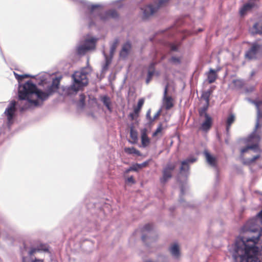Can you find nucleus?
<instances>
[{"instance_id": "53", "label": "nucleus", "mask_w": 262, "mask_h": 262, "mask_svg": "<svg viewBox=\"0 0 262 262\" xmlns=\"http://www.w3.org/2000/svg\"><path fill=\"white\" fill-rule=\"evenodd\" d=\"M146 116L147 119H149L150 120V122H151V119H152V118L150 117V110H149L147 112Z\"/></svg>"}, {"instance_id": "50", "label": "nucleus", "mask_w": 262, "mask_h": 262, "mask_svg": "<svg viewBox=\"0 0 262 262\" xmlns=\"http://www.w3.org/2000/svg\"><path fill=\"white\" fill-rule=\"evenodd\" d=\"M128 116L130 118L131 120H134L136 117H137L135 114L134 112L133 113H130Z\"/></svg>"}, {"instance_id": "57", "label": "nucleus", "mask_w": 262, "mask_h": 262, "mask_svg": "<svg viewBox=\"0 0 262 262\" xmlns=\"http://www.w3.org/2000/svg\"><path fill=\"white\" fill-rule=\"evenodd\" d=\"M132 166H130L129 168L125 170V172H126V173H127V172H129L130 171H133V170H132Z\"/></svg>"}, {"instance_id": "42", "label": "nucleus", "mask_w": 262, "mask_h": 262, "mask_svg": "<svg viewBox=\"0 0 262 262\" xmlns=\"http://www.w3.org/2000/svg\"><path fill=\"white\" fill-rule=\"evenodd\" d=\"M248 148H249V149L253 150L255 152H259L260 151V149L257 144H253L251 145H248Z\"/></svg>"}, {"instance_id": "5", "label": "nucleus", "mask_w": 262, "mask_h": 262, "mask_svg": "<svg viewBox=\"0 0 262 262\" xmlns=\"http://www.w3.org/2000/svg\"><path fill=\"white\" fill-rule=\"evenodd\" d=\"M73 82L71 85V89L74 92H77L81 88L86 85L88 83V79L84 74L81 72L76 71L72 75Z\"/></svg>"}, {"instance_id": "58", "label": "nucleus", "mask_w": 262, "mask_h": 262, "mask_svg": "<svg viewBox=\"0 0 262 262\" xmlns=\"http://www.w3.org/2000/svg\"><path fill=\"white\" fill-rule=\"evenodd\" d=\"M132 166H130L129 168L125 170V172H126V173H127V172H129L130 171H133V170H132Z\"/></svg>"}, {"instance_id": "62", "label": "nucleus", "mask_w": 262, "mask_h": 262, "mask_svg": "<svg viewBox=\"0 0 262 262\" xmlns=\"http://www.w3.org/2000/svg\"><path fill=\"white\" fill-rule=\"evenodd\" d=\"M151 241H156V239L155 238H152L150 239Z\"/></svg>"}, {"instance_id": "8", "label": "nucleus", "mask_w": 262, "mask_h": 262, "mask_svg": "<svg viewBox=\"0 0 262 262\" xmlns=\"http://www.w3.org/2000/svg\"><path fill=\"white\" fill-rule=\"evenodd\" d=\"M260 49V46L257 43H252L251 48L246 52V58L252 60L256 58V55Z\"/></svg>"}, {"instance_id": "16", "label": "nucleus", "mask_w": 262, "mask_h": 262, "mask_svg": "<svg viewBox=\"0 0 262 262\" xmlns=\"http://www.w3.org/2000/svg\"><path fill=\"white\" fill-rule=\"evenodd\" d=\"M97 40L98 38L95 37H92L90 39H86L85 40L83 45L85 46L88 51L93 50L96 47V43Z\"/></svg>"}, {"instance_id": "14", "label": "nucleus", "mask_w": 262, "mask_h": 262, "mask_svg": "<svg viewBox=\"0 0 262 262\" xmlns=\"http://www.w3.org/2000/svg\"><path fill=\"white\" fill-rule=\"evenodd\" d=\"M41 251L48 252V247L46 246L40 245L37 248H31L28 251L29 256L27 257L32 258L31 257L34 255V254H35L37 252H40Z\"/></svg>"}, {"instance_id": "12", "label": "nucleus", "mask_w": 262, "mask_h": 262, "mask_svg": "<svg viewBox=\"0 0 262 262\" xmlns=\"http://www.w3.org/2000/svg\"><path fill=\"white\" fill-rule=\"evenodd\" d=\"M257 5L255 2H248L244 4L239 9V12L241 16H244L246 13L252 10L253 8L256 7Z\"/></svg>"}, {"instance_id": "59", "label": "nucleus", "mask_w": 262, "mask_h": 262, "mask_svg": "<svg viewBox=\"0 0 262 262\" xmlns=\"http://www.w3.org/2000/svg\"><path fill=\"white\" fill-rule=\"evenodd\" d=\"M154 63H151L149 66V69H154Z\"/></svg>"}, {"instance_id": "24", "label": "nucleus", "mask_w": 262, "mask_h": 262, "mask_svg": "<svg viewBox=\"0 0 262 262\" xmlns=\"http://www.w3.org/2000/svg\"><path fill=\"white\" fill-rule=\"evenodd\" d=\"M212 93V91L210 90H208L206 91H203L201 95V98L205 101V103L209 104L210 97Z\"/></svg>"}, {"instance_id": "25", "label": "nucleus", "mask_w": 262, "mask_h": 262, "mask_svg": "<svg viewBox=\"0 0 262 262\" xmlns=\"http://www.w3.org/2000/svg\"><path fill=\"white\" fill-rule=\"evenodd\" d=\"M251 33L253 34H262V25L260 26L258 23H255L252 29Z\"/></svg>"}, {"instance_id": "27", "label": "nucleus", "mask_w": 262, "mask_h": 262, "mask_svg": "<svg viewBox=\"0 0 262 262\" xmlns=\"http://www.w3.org/2000/svg\"><path fill=\"white\" fill-rule=\"evenodd\" d=\"M14 73L15 78L18 80V82L19 83V86H18V89L19 88V85H20V86H21L20 88H22V86H23V85L24 84H23L21 85V84H20V81L24 78H28V77H32V78H34V76H33V75H29V74L19 75V74H17L15 73V72Z\"/></svg>"}, {"instance_id": "34", "label": "nucleus", "mask_w": 262, "mask_h": 262, "mask_svg": "<svg viewBox=\"0 0 262 262\" xmlns=\"http://www.w3.org/2000/svg\"><path fill=\"white\" fill-rule=\"evenodd\" d=\"M22 262H43V261L42 259H40L36 258L33 259L30 257L23 256Z\"/></svg>"}, {"instance_id": "2", "label": "nucleus", "mask_w": 262, "mask_h": 262, "mask_svg": "<svg viewBox=\"0 0 262 262\" xmlns=\"http://www.w3.org/2000/svg\"><path fill=\"white\" fill-rule=\"evenodd\" d=\"M18 90V98L20 100H26L25 104L20 108L21 112L34 107L40 106L42 103H40L38 100L33 99L35 96L42 102L48 99L50 96L47 90L45 92L39 89L37 85L32 83L31 80H28Z\"/></svg>"}, {"instance_id": "11", "label": "nucleus", "mask_w": 262, "mask_h": 262, "mask_svg": "<svg viewBox=\"0 0 262 262\" xmlns=\"http://www.w3.org/2000/svg\"><path fill=\"white\" fill-rule=\"evenodd\" d=\"M132 49V43L130 41H126L122 47V49L119 53L120 56L122 58H126Z\"/></svg>"}, {"instance_id": "4", "label": "nucleus", "mask_w": 262, "mask_h": 262, "mask_svg": "<svg viewBox=\"0 0 262 262\" xmlns=\"http://www.w3.org/2000/svg\"><path fill=\"white\" fill-rule=\"evenodd\" d=\"M169 0H159L154 4H150L144 6L142 9V19L146 20L152 16L161 7Z\"/></svg>"}, {"instance_id": "1", "label": "nucleus", "mask_w": 262, "mask_h": 262, "mask_svg": "<svg viewBox=\"0 0 262 262\" xmlns=\"http://www.w3.org/2000/svg\"><path fill=\"white\" fill-rule=\"evenodd\" d=\"M262 210L248 220L241 228V235L229 248L233 262H261L258 257L256 246L261 234Z\"/></svg>"}, {"instance_id": "37", "label": "nucleus", "mask_w": 262, "mask_h": 262, "mask_svg": "<svg viewBox=\"0 0 262 262\" xmlns=\"http://www.w3.org/2000/svg\"><path fill=\"white\" fill-rule=\"evenodd\" d=\"M186 190L185 186L184 184H182L180 187V198H179V202L180 203H182L184 202L183 196L185 194Z\"/></svg>"}, {"instance_id": "29", "label": "nucleus", "mask_w": 262, "mask_h": 262, "mask_svg": "<svg viewBox=\"0 0 262 262\" xmlns=\"http://www.w3.org/2000/svg\"><path fill=\"white\" fill-rule=\"evenodd\" d=\"M163 34L164 36H167L169 37L172 35V33L171 32H169V29L167 30H161L158 32H157L155 34V36L153 38H150L151 41H154L155 39V38L156 37V36H158L159 34Z\"/></svg>"}, {"instance_id": "61", "label": "nucleus", "mask_w": 262, "mask_h": 262, "mask_svg": "<svg viewBox=\"0 0 262 262\" xmlns=\"http://www.w3.org/2000/svg\"><path fill=\"white\" fill-rule=\"evenodd\" d=\"M198 31H199V32H202V31H203V29H201V28H200V29H198Z\"/></svg>"}, {"instance_id": "13", "label": "nucleus", "mask_w": 262, "mask_h": 262, "mask_svg": "<svg viewBox=\"0 0 262 262\" xmlns=\"http://www.w3.org/2000/svg\"><path fill=\"white\" fill-rule=\"evenodd\" d=\"M100 100L106 107L109 112L112 113L113 107L112 106V101L110 97L107 95H102L100 96Z\"/></svg>"}, {"instance_id": "45", "label": "nucleus", "mask_w": 262, "mask_h": 262, "mask_svg": "<svg viewBox=\"0 0 262 262\" xmlns=\"http://www.w3.org/2000/svg\"><path fill=\"white\" fill-rule=\"evenodd\" d=\"M90 69L88 68H84L82 69L79 72H81V74H84V76L87 77L88 74L90 72Z\"/></svg>"}, {"instance_id": "26", "label": "nucleus", "mask_w": 262, "mask_h": 262, "mask_svg": "<svg viewBox=\"0 0 262 262\" xmlns=\"http://www.w3.org/2000/svg\"><path fill=\"white\" fill-rule=\"evenodd\" d=\"M144 100L143 98L140 99L138 101L137 106L134 108L135 114L137 117L139 116V112L144 104Z\"/></svg>"}, {"instance_id": "20", "label": "nucleus", "mask_w": 262, "mask_h": 262, "mask_svg": "<svg viewBox=\"0 0 262 262\" xmlns=\"http://www.w3.org/2000/svg\"><path fill=\"white\" fill-rule=\"evenodd\" d=\"M217 78L216 71L214 69H210L208 73L207 78L208 83L211 84L213 83Z\"/></svg>"}, {"instance_id": "32", "label": "nucleus", "mask_w": 262, "mask_h": 262, "mask_svg": "<svg viewBox=\"0 0 262 262\" xmlns=\"http://www.w3.org/2000/svg\"><path fill=\"white\" fill-rule=\"evenodd\" d=\"M124 151L125 152L128 154H135L137 155H140V151L136 149L135 147H127L125 148Z\"/></svg>"}, {"instance_id": "46", "label": "nucleus", "mask_w": 262, "mask_h": 262, "mask_svg": "<svg viewBox=\"0 0 262 262\" xmlns=\"http://www.w3.org/2000/svg\"><path fill=\"white\" fill-rule=\"evenodd\" d=\"M132 170L134 171H137L139 169H141L139 164L137 163L132 165Z\"/></svg>"}, {"instance_id": "10", "label": "nucleus", "mask_w": 262, "mask_h": 262, "mask_svg": "<svg viewBox=\"0 0 262 262\" xmlns=\"http://www.w3.org/2000/svg\"><path fill=\"white\" fill-rule=\"evenodd\" d=\"M60 79V77H56L53 79L52 83L47 87L46 90L50 95H52L58 89Z\"/></svg>"}, {"instance_id": "31", "label": "nucleus", "mask_w": 262, "mask_h": 262, "mask_svg": "<svg viewBox=\"0 0 262 262\" xmlns=\"http://www.w3.org/2000/svg\"><path fill=\"white\" fill-rule=\"evenodd\" d=\"M130 137L133 140L134 143L138 140V133L134 129L133 126H131L130 127Z\"/></svg>"}, {"instance_id": "43", "label": "nucleus", "mask_w": 262, "mask_h": 262, "mask_svg": "<svg viewBox=\"0 0 262 262\" xmlns=\"http://www.w3.org/2000/svg\"><path fill=\"white\" fill-rule=\"evenodd\" d=\"M154 70H149L148 71L147 77L146 79V83L147 84H148L149 82V81L151 80L152 77L154 75Z\"/></svg>"}, {"instance_id": "39", "label": "nucleus", "mask_w": 262, "mask_h": 262, "mask_svg": "<svg viewBox=\"0 0 262 262\" xmlns=\"http://www.w3.org/2000/svg\"><path fill=\"white\" fill-rule=\"evenodd\" d=\"M168 47L171 52H176L179 50V45H176L172 43H168Z\"/></svg>"}, {"instance_id": "30", "label": "nucleus", "mask_w": 262, "mask_h": 262, "mask_svg": "<svg viewBox=\"0 0 262 262\" xmlns=\"http://www.w3.org/2000/svg\"><path fill=\"white\" fill-rule=\"evenodd\" d=\"M87 51H88V50L83 44L77 47L76 52L78 55H83Z\"/></svg>"}, {"instance_id": "28", "label": "nucleus", "mask_w": 262, "mask_h": 262, "mask_svg": "<svg viewBox=\"0 0 262 262\" xmlns=\"http://www.w3.org/2000/svg\"><path fill=\"white\" fill-rule=\"evenodd\" d=\"M119 39L116 38L114 40L113 42L111 45L110 56L113 57L114 54L116 51L117 46L119 43Z\"/></svg>"}, {"instance_id": "48", "label": "nucleus", "mask_w": 262, "mask_h": 262, "mask_svg": "<svg viewBox=\"0 0 262 262\" xmlns=\"http://www.w3.org/2000/svg\"><path fill=\"white\" fill-rule=\"evenodd\" d=\"M253 163V161L252 160L251 158H247L245 161L244 162V163L246 165H250Z\"/></svg>"}, {"instance_id": "3", "label": "nucleus", "mask_w": 262, "mask_h": 262, "mask_svg": "<svg viewBox=\"0 0 262 262\" xmlns=\"http://www.w3.org/2000/svg\"><path fill=\"white\" fill-rule=\"evenodd\" d=\"M16 111V102L12 100L6 108L4 114L7 117V121L0 119V123H2V127H0V134H5L6 130L9 131L10 127L14 122V117Z\"/></svg>"}, {"instance_id": "51", "label": "nucleus", "mask_w": 262, "mask_h": 262, "mask_svg": "<svg viewBox=\"0 0 262 262\" xmlns=\"http://www.w3.org/2000/svg\"><path fill=\"white\" fill-rule=\"evenodd\" d=\"M127 181L133 184L135 183V181L133 176H130L127 179Z\"/></svg>"}, {"instance_id": "44", "label": "nucleus", "mask_w": 262, "mask_h": 262, "mask_svg": "<svg viewBox=\"0 0 262 262\" xmlns=\"http://www.w3.org/2000/svg\"><path fill=\"white\" fill-rule=\"evenodd\" d=\"M170 61L174 64H180L181 63V59L180 57L172 56Z\"/></svg>"}, {"instance_id": "33", "label": "nucleus", "mask_w": 262, "mask_h": 262, "mask_svg": "<svg viewBox=\"0 0 262 262\" xmlns=\"http://www.w3.org/2000/svg\"><path fill=\"white\" fill-rule=\"evenodd\" d=\"M209 104H206L205 103L202 107H201L199 110V115L201 117L204 116L205 117V114H208L206 113V111H207L208 107H209Z\"/></svg>"}, {"instance_id": "41", "label": "nucleus", "mask_w": 262, "mask_h": 262, "mask_svg": "<svg viewBox=\"0 0 262 262\" xmlns=\"http://www.w3.org/2000/svg\"><path fill=\"white\" fill-rule=\"evenodd\" d=\"M153 228V225L151 224H145L143 228L142 231H146L147 232H150L152 231Z\"/></svg>"}, {"instance_id": "40", "label": "nucleus", "mask_w": 262, "mask_h": 262, "mask_svg": "<svg viewBox=\"0 0 262 262\" xmlns=\"http://www.w3.org/2000/svg\"><path fill=\"white\" fill-rule=\"evenodd\" d=\"M163 129V124L160 123L156 130L152 133V137L157 136L159 133H161Z\"/></svg>"}, {"instance_id": "21", "label": "nucleus", "mask_w": 262, "mask_h": 262, "mask_svg": "<svg viewBox=\"0 0 262 262\" xmlns=\"http://www.w3.org/2000/svg\"><path fill=\"white\" fill-rule=\"evenodd\" d=\"M170 253L174 258H178L180 256V249L177 244L173 245L169 249Z\"/></svg>"}, {"instance_id": "23", "label": "nucleus", "mask_w": 262, "mask_h": 262, "mask_svg": "<svg viewBox=\"0 0 262 262\" xmlns=\"http://www.w3.org/2000/svg\"><path fill=\"white\" fill-rule=\"evenodd\" d=\"M250 101L255 105L257 108L258 117H262V101L254 100H250Z\"/></svg>"}, {"instance_id": "36", "label": "nucleus", "mask_w": 262, "mask_h": 262, "mask_svg": "<svg viewBox=\"0 0 262 262\" xmlns=\"http://www.w3.org/2000/svg\"><path fill=\"white\" fill-rule=\"evenodd\" d=\"M85 96L83 94H81L79 95V100L78 102V106L81 108H83L85 105Z\"/></svg>"}, {"instance_id": "35", "label": "nucleus", "mask_w": 262, "mask_h": 262, "mask_svg": "<svg viewBox=\"0 0 262 262\" xmlns=\"http://www.w3.org/2000/svg\"><path fill=\"white\" fill-rule=\"evenodd\" d=\"M232 83L235 88L237 89H241L243 86V81L241 79H234L232 80Z\"/></svg>"}, {"instance_id": "22", "label": "nucleus", "mask_w": 262, "mask_h": 262, "mask_svg": "<svg viewBox=\"0 0 262 262\" xmlns=\"http://www.w3.org/2000/svg\"><path fill=\"white\" fill-rule=\"evenodd\" d=\"M235 121V116L233 114H231L229 115V116L227 118V121H226V131L227 134L229 133V130L230 128V126L231 124L234 122Z\"/></svg>"}, {"instance_id": "52", "label": "nucleus", "mask_w": 262, "mask_h": 262, "mask_svg": "<svg viewBox=\"0 0 262 262\" xmlns=\"http://www.w3.org/2000/svg\"><path fill=\"white\" fill-rule=\"evenodd\" d=\"M148 164V161H145V162H143L142 163L139 164L140 168L141 169L142 168L146 166Z\"/></svg>"}, {"instance_id": "55", "label": "nucleus", "mask_w": 262, "mask_h": 262, "mask_svg": "<svg viewBox=\"0 0 262 262\" xmlns=\"http://www.w3.org/2000/svg\"><path fill=\"white\" fill-rule=\"evenodd\" d=\"M260 155H256L254 157H253L252 158H251L252 159V160L253 161V162H254L256 160H257L258 159H259L260 158Z\"/></svg>"}, {"instance_id": "9", "label": "nucleus", "mask_w": 262, "mask_h": 262, "mask_svg": "<svg viewBox=\"0 0 262 262\" xmlns=\"http://www.w3.org/2000/svg\"><path fill=\"white\" fill-rule=\"evenodd\" d=\"M168 89V84H166L164 88V94H163V103L165 105V109L166 110H170L173 107V104L172 103V99L171 96H167V92Z\"/></svg>"}, {"instance_id": "56", "label": "nucleus", "mask_w": 262, "mask_h": 262, "mask_svg": "<svg viewBox=\"0 0 262 262\" xmlns=\"http://www.w3.org/2000/svg\"><path fill=\"white\" fill-rule=\"evenodd\" d=\"M259 125V120H258V118L257 119V121H256V124H255V129L254 130V132H255L257 129V128L258 127Z\"/></svg>"}, {"instance_id": "18", "label": "nucleus", "mask_w": 262, "mask_h": 262, "mask_svg": "<svg viewBox=\"0 0 262 262\" xmlns=\"http://www.w3.org/2000/svg\"><path fill=\"white\" fill-rule=\"evenodd\" d=\"M103 54L105 58V62L102 66V72H104L108 70V67L112 62L113 57L106 55L104 51L103 52Z\"/></svg>"}, {"instance_id": "60", "label": "nucleus", "mask_w": 262, "mask_h": 262, "mask_svg": "<svg viewBox=\"0 0 262 262\" xmlns=\"http://www.w3.org/2000/svg\"><path fill=\"white\" fill-rule=\"evenodd\" d=\"M24 250H22V253H23V252H24V251L25 250H27V247H26V245H25V244H24Z\"/></svg>"}, {"instance_id": "15", "label": "nucleus", "mask_w": 262, "mask_h": 262, "mask_svg": "<svg viewBox=\"0 0 262 262\" xmlns=\"http://www.w3.org/2000/svg\"><path fill=\"white\" fill-rule=\"evenodd\" d=\"M204 154L208 164L211 166L216 168L217 167V163L215 157L211 155L207 151H205Z\"/></svg>"}, {"instance_id": "54", "label": "nucleus", "mask_w": 262, "mask_h": 262, "mask_svg": "<svg viewBox=\"0 0 262 262\" xmlns=\"http://www.w3.org/2000/svg\"><path fill=\"white\" fill-rule=\"evenodd\" d=\"M249 149V148H248V146L245 147L243 148H242L241 151L242 154H244L248 151V150Z\"/></svg>"}, {"instance_id": "38", "label": "nucleus", "mask_w": 262, "mask_h": 262, "mask_svg": "<svg viewBox=\"0 0 262 262\" xmlns=\"http://www.w3.org/2000/svg\"><path fill=\"white\" fill-rule=\"evenodd\" d=\"M144 262H168L167 258L164 255H159L158 260L156 261H153L151 259H148L145 260Z\"/></svg>"}, {"instance_id": "7", "label": "nucleus", "mask_w": 262, "mask_h": 262, "mask_svg": "<svg viewBox=\"0 0 262 262\" xmlns=\"http://www.w3.org/2000/svg\"><path fill=\"white\" fill-rule=\"evenodd\" d=\"M176 167V163H168L166 164L162 171V177L160 178L161 183H166L172 177V172L174 170Z\"/></svg>"}, {"instance_id": "6", "label": "nucleus", "mask_w": 262, "mask_h": 262, "mask_svg": "<svg viewBox=\"0 0 262 262\" xmlns=\"http://www.w3.org/2000/svg\"><path fill=\"white\" fill-rule=\"evenodd\" d=\"M197 161V158L191 156L183 160L181 162V166L180 167V173L187 177L189 174L190 165L194 163Z\"/></svg>"}, {"instance_id": "49", "label": "nucleus", "mask_w": 262, "mask_h": 262, "mask_svg": "<svg viewBox=\"0 0 262 262\" xmlns=\"http://www.w3.org/2000/svg\"><path fill=\"white\" fill-rule=\"evenodd\" d=\"M148 238V237L145 235V234H143L142 235V240L143 241V243H144L147 246H148L149 245H148V244L146 242V240Z\"/></svg>"}, {"instance_id": "19", "label": "nucleus", "mask_w": 262, "mask_h": 262, "mask_svg": "<svg viewBox=\"0 0 262 262\" xmlns=\"http://www.w3.org/2000/svg\"><path fill=\"white\" fill-rule=\"evenodd\" d=\"M205 120L202 123L201 127L203 130H208L212 125V118L208 114H205Z\"/></svg>"}, {"instance_id": "47", "label": "nucleus", "mask_w": 262, "mask_h": 262, "mask_svg": "<svg viewBox=\"0 0 262 262\" xmlns=\"http://www.w3.org/2000/svg\"><path fill=\"white\" fill-rule=\"evenodd\" d=\"M161 113V110L160 109L157 112V113L154 115V117L152 119H151V122L154 121L155 119H156L159 116V115H160Z\"/></svg>"}, {"instance_id": "17", "label": "nucleus", "mask_w": 262, "mask_h": 262, "mask_svg": "<svg viewBox=\"0 0 262 262\" xmlns=\"http://www.w3.org/2000/svg\"><path fill=\"white\" fill-rule=\"evenodd\" d=\"M141 143L143 147H145L149 143L150 140L147 135V129L144 128L141 130Z\"/></svg>"}]
</instances>
